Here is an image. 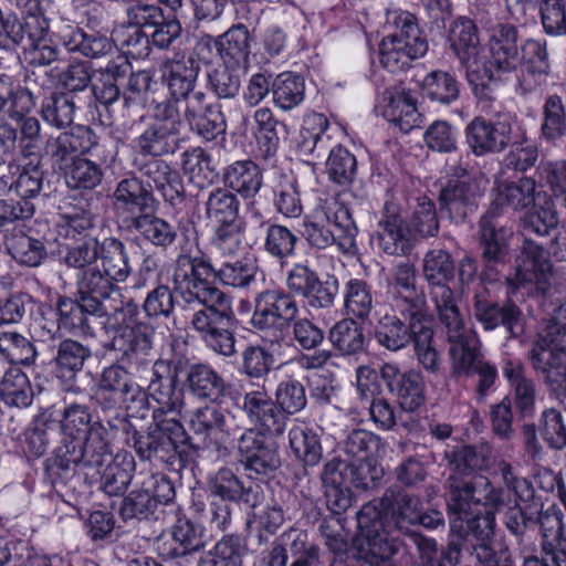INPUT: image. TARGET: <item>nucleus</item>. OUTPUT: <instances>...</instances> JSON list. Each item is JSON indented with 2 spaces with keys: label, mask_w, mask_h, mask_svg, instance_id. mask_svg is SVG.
<instances>
[{
  "label": "nucleus",
  "mask_w": 566,
  "mask_h": 566,
  "mask_svg": "<svg viewBox=\"0 0 566 566\" xmlns=\"http://www.w3.org/2000/svg\"><path fill=\"white\" fill-rule=\"evenodd\" d=\"M359 534L358 552L370 566H392L390 558L397 553L396 536H407L415 544L419 564L441 562L437 558L438 544L415 530L423 526L436 530L444 525L437 510L423 511L420 496L408 493L400 485H391L356 514Z\"/></svg>",
  "instance_id": "nucleus-1"
},
{
  "label": "nucleus",
  "mask_w": 566,
  "mask_h": 566,
  "mask_svg": "<svg viewBox=\"0 0 566 566\" xmlns=\"http://www.w3.org/2000/svg\"><path fill=\"white\" fill-rule=\"evenodd\" d=\"M104 433L97 423L85 437L62 436L60 444L44 462L45 479L54 490H76L83 470L101 473L99 469L111 460V448Z\"/></svg>",
  "instance_id": "nucleus-2"
},
{
  "label": "nucleus",
  "mask_w": 566,
  "mask_h": 566,
  "mask_svg": "<svg viewBox=\"0 0 566 566\" xmlns=\"http://www.w3.org/2000/svg\"><path fill=\"white\" fill-rule=\"evenodd\" d=\"M439 228L436 205L430 199L423 198L418 203L410 224L398 203L386 201L371 242L388 255H408L416 244V234L422 239L433 238Z\"/></svg>",
  "instance_id": "nucleus-3"
},
{
  "label": "nucleus",
  "mask_w": 566,
  "mask_h": 566,
  "mask_svg": "<svg viewBox=\"0 0 566 566\" xmlns=\"http://www.w3.org/2000/svg\"><path fill=\"white\" fill-rule=\"evenodd\" d=\"M154 424L146 430H133L126 438L142 461L164 463L172 467L176 462L191 459L199 448L190 442L182 423L175 417H161L160 411H153Z\"/></svg>",
  "instance_id": "nucleus-4"
},
{
  "label": "nucleus",
  "mask_w": 566,
  "mask_h": 566,
  "mask_svg": "<svg viewBox=\"0 0 566 566\" xmlns=\"http://www.w3.org/2000/svg\"><path fill=\"white\" fill-rule=\"evenodd\" d=\"M384 469L376 458L345 461L334 458L326 462L321 473L327 507L346 512L353 503L350 485L364 491L376 489L384 478Z\"/></svg>",
  "instance_id": "nucleus-5"
},
{
  "label": "nucleus",
  "mask_w": 566,
  "mask_h": 566,
  "mask_svg": "<svg viewBox=\"0 0 566 566\" xmlns=\"http://www.w3.org/2000/svg\"><path fill=\"white\" fill-rule=\"evenodd\" d=\"M212 279L214 268L205 254H180L176 259L171 282L185 308L196 312L198 308L229 298L214 286Z\"/></svg>",
  "instance_id": "nucleus-6"
},
{
  "label": "nucleus",
  "mask_w": 566,
  "mask_h": 566,
  "mask_svg": "<svg viewBox=\"0 0 566 566\" xmlns=\"http://www.w3.org/2000/svg\"><path fill=\"white\" fill-rule=\"evenodd\" d=\"M387 23L395 31L385 36L379 44L380 64L389 72L403 71L428 50L427 39L422 35L415 14L395 10L387 14Z\"/></svg>",
  "instance_id": "nucleus-7"
},
{
  "label": "nucleus",
  "mask_w": 566,
  "mask_h": 566,
  "mask_svg": "<svg viewBox=\"0 0 566 566\" xmlns=\"http://www.w3.org/2000/svg\"><path fill=\"white\" fill-rule=\"evenodd\" d=\"M518 29L510 22H500L490 38V57L483 56L479 98L490 99L491 94L506 75L520 65Z\"/></svg>",
  "instance_id": "nucleus-8"
},
{
  "label": "nucleus",
  "mask_w": 566,
  "mask_h": 566,
  "mask_svg": "<svg viewBox=\"0 0 566 566\" xmlns=\"http://www.w3.org/2000/svg\"><path fill=\"white\" fill-rule=\"evenodd\" d=\"M358 233L356 223L346 205L337 200L326 202L316 211L314 220L304 223L303 235L307 243L316 249L337 244L349 249L355 244Z\"/></svg>",
  "instance_id": "nucleus-9"
},
{
  "label": "nucleus",
  "mask_w": 566,
  "mask_h": 566,
  "mask_svg": "<svg viewBox=\"0 0 566 566\" xmlns=\"http://www.w3.org/2000/svg\"><path fill=\"white\" fill-rule=\"evenodd\" d=\"M553 265L538 242L525 237L515 259V271L506 277L511 293L526 290L528 294L545 295L552 285Z\"/></svg>",
  "instance_id": "nucleus-10"
},
{
  "label": "nucleus",
  "mask_w": 566,
  "mask_h": 566,
  "mask_svg": "<svg viewBox=\"0 0 566 566\" xmlns=\"http://www.w3.org/2000/svg\"><path fill=\"white\" fill-rule=\"evenodd\" d=\"M234 321L229 297L193 312L191 326L209 348L224 357H232L235 354V337L231 331Z\"/></svg>",
  "instance_id": "nucleus-11"
},
{
  "label": "nucleus",
  "mask_w": 566,
  "mask_h": 566,
  "mask_svg": "<svg viewBox=\"0 0 566 566\" xmlns=\"http://www.w3.org/2000/svg\"><path fill=\"white\" fill-rule=\"evenodd\" d=\"M190 428L207 446H213L219 454L226 455L229 453L228 444L233 447L244 429V420L226 409L210 405L193 411Z\"/></svg>",
  "instance_id": "nucleus-12"
},
{
  "label": "nucleus",
  "mask_w": 566,
  "mask_h": 566,
  "mask_svg": "<svg viewBox=\"0 0 566 566\" xmlns=\"http://www.w3.org/2000/svg\"><path fill=\"white\" fill-rule=\"evenodd\" d=\"M185 359H157L150 369L147 394L158 407L161 417L174 415L176 418L185 407V392L179 376L184 374Z\"/></svg>",
  "instance_id": "nucleus-13"
},
{
  "label": "nucleus",
  "mask_w": 566,
  "mask_h": 566,
  "mask_svg": "<svg viewBox=\"0 0 566 566\" xmlns=\"http://www.w3.org/2000/svg\"><path fill=\"white\" fill-rule=\"evenodd\" d=\"M499 216L486 211L478 223V241L481 250L483 269L479 277L483 283L497 280V266L505 264L510 259V241L513 238L511 228L501 224Z\"/></svg>",
  "instance_id": "nucleus-14"
},
{
  "label": "nucleus",
  "mask_w": 566,
  "mask_h": 566,
  "mask_svg": "<svg viewBox=\"0 0 566 566\" xmlns=\"http://www.w3.org/2000/svg\"><path fill=\"white\" fill-rule=\"evenodd\" d=\"M449 41L452 51L465 69L473 94L479 98L483 56L475 23L465 17L457 19L451 25Z\"/></svg>",
  "instance_id": "nucleus-15"
},
{
  "label": "nucleus",
  "mask_w": 566,
  "mask_h": 566,
  "mask_svg": "<svg viewBox=\"0 0 566 566\" xmlns=\"http://www.w3.org/2000/svg\"><path fill=\"white\" fill-rule=\"evenodd\" d=\"M472 313L484 331L503 326L510 337H518L523 332V313L512 301L497 302L488 289L474 293Z\"/></svg>",
  "instance_id": "nucleus-16"
},
{
  "label": "nucleus",
  "mask_w": 566,
  "mask_h": 566,
  "mask_svg": "<svg viewBox=\"0 0 566 566\" xmlns=\"http://www.w3.org/2000/svg\"><path fill=\"white\" fill-rule=\"evenodd\" d=\"M297 301L283 290H265L255 297L252 326L258 331H283L298 316Z\"/></svg>",
  "instance_id": "nucleus-17"
},
{
  "label": "nucleus",
  "mask_w": 566,
  "mask_h": 566,
  "mask_svg": "<svg viewBox=\"0 0 566 566\" xmlns=\"http://www.w3.org/2000/svg\"><path fill=\"white\" fill-rule=\"evenodd\" d=\"M178 104L190 129L206 140H213L226 132L220 106L212 104L205 92L193 91L178 99Z\"/></svg>",
  "instance_id": "nucleus-18"
},
{
  "label": "nucleus",
  "mask_w": 566,
  "mask_h": 566,
  "mask_svg": "<svg viewBox=\"0 0 566 566\" xmlns=\"http://www.w3.org/2000/svg\"><path fill=\"white\" fill-rule=\"evenodd\" d=\"M233 448L241 457L247 470L268 475L281 467L279 446L255 428H245L239 434Z\"/></svg>",
  "instance_id": "nucleus-19"
},
{
  "label": "nucleus",
  "mask_w": 566,
  "mask_h": 566,
  "mask_svg": "<svg viewBox=\"0 0 566 566\" xmlns=\"http://www.w3.org/2000/svg\"><path fill=\"white\" fill-rule=\"evenodd\" d=\"M381 376L388 392L396 398L399 408L415 412L426 401V385L415 369L402 370L396 363H382Z\"/></svg>",
  "instance_id": "nucleus-20"
},
{
  "label": "nucleus",
  "mask_w": 566,
  "mask_h": 566,
  "mask_svg": "<svg viewBox=\"0 0 566 566\" xmlns=\"http://www.w3.org/2000/svg\"><path fill=\"white\" fill-rule=\"evenodd\" d=\"M481 195L473 178H449L438 196L439 209L452 222L463 223L476 212Z\"/></svg>",
  "instance_id": "nucleus-21"
},
{
  "label": "nucleus",
  "mask_w": 566,
  "mask_h": 566,
  "mask_svg": "<svg viewBox=\"0 0 566 566\" xmlns=\"http://www.w3.org/2000/svg\"><path fill=\"white\" fill-rule=\"evenodd\" d=\"M513 126L509 120L474 117L464 130L465 143L476 157L504 151L512 143Z\"/></svg>",
  "instance_id": "nucleus-22"
},
{
  "label": "nucleus",
  "mask_w": 566,
  "mask_h": 566,
  "mask_svg": "<svg viewBox=\"0 0 566 566\" xmlns=\"http://www.w3.org/2000/svg\"><path fill=\"white\" fill-rule=\"evenodd\" d=\"M442 459L451 472L450 475L461 478L489 471L495 462L493 446L484 439L473 444L447 446Z\"/></svg>",
  "instance_id": "nucleus-23"
},
{
  "label": "nucleus",
  "mask_w": 566,
  "mask_h": 566,
  "mask_svg": "<svg viewBox=\"0 0 566 566\" xmlns=\"http://www.w3.org/2000/svg\"><path fill=\"white\" fill-rule=\"evenodd\" d=\"M94 145V130L90 126L75 125L56 137H50L45 144V151L54 165L64 169L70 163L88 154Z\"/></svg>",
  "instance_id": "nucleus-24"
},
{
  "label": "nucleus",
  "mask_w": 566,
  "mask_h": 566,
  "mask_svg": "<svg viewBox=\"0 0 566 566\" xmlns=\"http://www.w3.org/2000/svg\"><path fill=\"white\" fill-rule=\"evenodd\" d=\"M52 349L53 370L56 377L65 385L64 390L76 395L82 394L83 390L72 384V381L92 357L91 348L75 339L65 338L54 344Z\"/></svg>",
  "instance_id": "nucleus-25"
},
{
  "label": "nucleus",
  "mask_w": 566,
  "mask_h": 566,
  "mask_svg": "<svg viewBox=\"0 0 566 566\" xmlns=\"http://www.w3.org/2000/svg\"><path fill=\"white\" fill-rule=\"evenodd\" d=\"M113 199L115 208L128 213L130 221L147 212H157L159 205L153 193L151 185L145 184L134 174H128L117 182Z\"/></svg>",
  "instance_id": "nucleus-26"
},
{
  "label": "nucleus",
  "mask_w": 566,
  "mask_h": 566,
  "mask_svg": "<svg viewBox=\"0 0 566 566\" xmlns=\"http://www.w3.org/2000/svg\"><path fill=\"white\" fill-rule=\"evenodd\" d=\"M520 65L523 67L520 86L524 93L545 85L552 73L546 41L526 39L521 45Z\"/></svg>",
  "instance_id": "nucleus-27"
},
{
  "label": "nucleus",
  "mask_w": 566,
  "mask_h": 566,
  "mask_svg": "<svg viewBox=\"0 0 566 566\" xmlns=\"http://www.w3.org/2000/svg\"><path fill=\"white\" fill-rule=\"evenodd\" d=\"M205 527L188 518H178L170 537L159 542L158 552L165 559H188L205 547Z\"/></svg>",
  "instance_id": "nucleus-28"
},
{
  "label": "nucleus",
  "mask_w": 566,
  "mask_h": 566,
  "mask_svg": "<svg viewBox=\"0 0 566 566\" xmlns=\"http://www.w3.org/2000/svg\"><path fill=\"white\" fill-rule=\"evenodd\" d=\"M211 497L244 503L250 507H256L263 499L262 488L256 483L244 484L232 470L222 468L210 478L208 482Z\"/></svg>",
  "instance_id": "nucleus-29"
},
{
  "label": "nucleus",
  "mask_w": 566,
  "mask_h": 566,
  "mask_svg": "<svg viewBox=\"0 0 566 566\" xmlns=\"http://www.w3.org/2000/svg\"><path fill=\"white\" fill-rule=\"evenodd\" d=\"M424 324L407 321L396 313H386L375 326L377 344L392 353H397L411 345Z\"/></svg>",
  "instance_id": "nucleus-30"
},
{
  "label": "nucleus",
  "mask_w": 566,
  "mask_h": 566,
  "mask_svg": "<svg viewBox=\"0 0 566 566\" xmlns=\"http://www.w3.org/2000/svg\"><path fill=\"white\" fill-rule=\"evenodd\" d=\"M57 326L67 332H78L83 335H93L95 331V321L102 307L91 303L82 296L76 300L60 297L56 303Z\"/></svg>",
  "instance_id": "nucleus-31"
},
{
  "label": "nucleus",
  "mask_w": 566,
  "mask_h": 566,
  "mask_svg": "<svg viewBox=\"0 0 566 566\" xmlns=\"http://www.w3.org/2000/svg\"><path fill=\"white\" fill-rule=\"evenodd\" d=\"M185 385L198 399L221 401L231 387L210 365L185 359Z\"/></svg>",
  "instance_id": "nucleus-32"
},
{
  "label": "nucleus",
  "mask_w": 566,
  "mask_h": 566,
  "mask_svg": "<svg viewBox=\"0 0 566 566\" xmlns=\"http://www.w3.org/2000/svg\"><path fill=\"white\" fill-rule=\"evenodd\" d=\"M494 199L489 211L496 216L503 213L504 208L515 212L528 210L539 192L536 191V181L531 177H521L515 181H502L494 189Z\"/></svg>",
  "instance_id": "nucleus-33"
},
{
  "label": "nucleus",
  "mask_w": 566,
  "mask_h": 566,
  "mask_svg": "<svg viewBox=\"0 0 566 566\" xmlns=\"http://www.w3.org/2000/svg\"><path fill=\"white\" fill-rule=\"evenodd\" d=\"M242 411L272 436H282L285 431L287 417L265 392H247Z\"/></svg>",
  "instance_id": "nucleus-34"
},
{
  "label": "nucleus",
  "mask_w": 566,
  "mask_h": 566,
  "mask_svg": "<svg viewBox=\"0 0 566 566\" xmlns=\"http://www.w3.org/2000/svg\"><path fill=\"white\" fill-rule=\"evenodd\" d=\"M449 342V356L451 360V375L454 377H470L471 370L484 358L480 342L474 333L467 327L461 328L458 335L447 334Z\"/></svg>",
  "instance_id": "nucleus-35"
},
{
  "label": "nucleus",
  "mask_w": 566,
  "mask_h": 566,
  "mask_svg": "<svg viewBox=\"0 0 566 566\" xmlns=\"http://www.w3.org/2000/svg\"><path fill=\"white\" fill-rule=\"evenodd\" d=\"M252 40L248 27L238 23L218 36L214 46L224 64L247 69Z\"/></svg>",
  "instance_id": "nucleus-36"
},
{
  "label": "nucleus",
  "mask_w": 566,
  "mask_h": 566,
  "mask_svg": "<svg viewBox=\"0 0 566 566\" xmlns=\"http://www.w3.org/2000/svg\"><path fill=\"white\" fill-rule=\"evenodd\" d=\"M115 279L97 264L85 269L76 276V295L102 306L120 290Z\"/></svg>",
  "instance_id": "nucleus-37"
},
{
  "label": "nucleus",
  "mask_w": 566,
  "mask_h": 566,
  "mask_svg": "<svg viewBox=\"0 0 566 566\" xmlns=\"http://www.w3.org/2000/svg\"><path fill=\"white\" fill-rule=\"evenodd\" d=\"M224 185L245 199L253 198L263 184L262 170L253 160H237L224 168Z\"/></svg>",
  "instance_id": "nucleus-38"
},
{
  "label": "nucleus",
  "mask_w": 566,
  "mask_h": 566,
  "mask_svg": "<svg viewBox=\"0 0 566 566\" xmlns=\"http://www.w3.org/2000/svg\"><path fill=\"white\" fill-rule=\"evenodd\" d=\"M101 307L99 324L108 326L116 335L142 321L137 302L132 297L123 296L120 291Z\"/></svg>",
  "instance_id": "nucleus-39"
},
{
  "label": "nucleus",
  "mask_w": 566,
  "mask_h": 566,
  "mask_svg": "<svg viewBox=\"0 0 566 566\" xmlns=\"http://www.w3.org/2000/svg\"><path fill=\"white\" fill-rule=\"evenodd\" d=\"M60 40L69 52H78L82 55L96 59L111 53L113 42L98 32L87 33L78 27H66L60 35Z\"/></svg>",
  "instance_id": "nucleus-40"
},
{
  "label": "nucleus",
  "mask_w": 566,
  "mask_h": 566,
  "mask_svg": "<svg viewBox=\"0 0 566 566\" xmlns=\"http://www.w3.org/2000/svg\"><path fill=\"white\" fill-rule=\"evenodd\" d=\"M165 76L170 99H180L195 91L199 74V63L191 56L165 62Z\"/></svg>",
  "instance_id": "nucleus-41"
},
{
  "label": "nucleus",
  "mask_w": 566,
  "mask_h": 566,
  "mask_svg": "<svg viewBox=\"0 0 566 566\" xmlns=\"http://www.w3.org/2000/svg\"><path fill=\"white\" fill-rule=\"evenodd\" d=\"M253 119L256 125L255 137L259 150L263 158L274 156L281 139L289 135L287 126L279 120L269 107H261L254 112Z\"/></svg>",
  "instance_id": "nucleus-42"
},
{
  "label": "nucleus",
  "mask_w": 566,
  "mask_h": 566,
  "mask_svg": "<svg viewBox=\"0 0 566 566\" xmlns=\"http://www.w3.org/2000/svg\"><path fill=\"white\" fill-rule=\"evenodd\" d=\"M130 64L109 62L106 67L99 69L93 75L91 92L96 102L104 107L108 106L122 94L119 84L126 80Z\"/></svg>",
  "instance_id": "nucleus-43"
},
{
  "label": "nucleus",
  "mask_w": 566,
  "mask_h": 566,
  "mask_svg": "<svg viewBox=\"0 0 566 566\" xmlns=\"http://www.w3.org/2000/svg\"><path fill=\"white\" fill-rule=\"evenodd\" d=\"M105 469L101 473L99 490L108 496H122L127 491L135 468L134 458L129 454L117 453L106 461Z\"/></svg>",
  "instance_id": "nucleus-44"
},
{
  "label": "nucleus",
  "mask_w": 566,
  "mask_h": 566,
  "mask_svg": "<svg viewBox=\"0 0 566 566\" xmlns=\"http://www.w3.org/2000/svg\"><path fill=\"white\" fill-rule=\"evenodd\" d=\"M494 527L495 517L481 512L471 517L457 516L450 521L451 533L461 536L472 547V551L492 544Z\"/></svg>",
  "instance_id": "nucleus-45"
},
{
  "label": "nucleus",
  "mask_w": 566,
  "mask_h": 566,
  "mask_svg": "<svg viewBox=\"0 0 566 566\" xmlns=\"http://www.w3.org/2000/svg\"><path fill=\"white\" fill-rule=\"evenodd\" d=\"M261 228L264 229L262 248L269 256L283 265L295 255L300 238L294 231L283 224L270 221H262Z\"/></svg>",
  "instance_id": "nucleus-46"
},
{
  "label": "nucleus",
  "mask_w": 566,
  "mask_h": 566,
  "mask_svg": "<svg viewBox=\"0 0 566 566\" xmlns=\"http://www.w3.org/2000/svg\"><path fill=\"white\" fill-rule=\"evenodd\" d=\"M448 499L447 505L457 516L468 515L472 506H478L481 488L480 475L472 479L459 475H449L447 479Z\"/></svg>",
  "instance_id": "nucleus-47"
},
{
  "label": "nucleus",
  "mask_w": 566,
  "mask_h": 566,
  "mask_svg": "<svg viewBox=\"0 0 566 566\" xmlns=\"http://www.w3.org/2000/svg\"><path fill=\"white\" fill-rule=\"evenodd\" d=\"M429 294L446 334L458 335L461 328L467 327L457 295L449 284L432 286Z\"/></svg>",
  "instance_id": "nucleus-48"
},
{
  "label": "nucleus",
  "mask_w": 566,
  "mask_h": 566,
  "mask_svg": "<svg viewBox=\"0 0 566 566\" xmlns=\"http://www.w3.org/2000/svg\"><path fill=\"white\" fill-rule=\"evenodd\" d=\"M543 558L552 566H566V528L557 516L539 517Z\"/></svg>",
  "instance_id": "nucleus-49"
},
{
  "label": "nucleus",
  "mask_w": 566,
  "mask_h": 566,
  "mask_svg": "<svg viewBox=\"0 0 566 566\" xmlns=\"http://www.w3.org/2000/svg\"><path fill=\"white\" fill-rule=\"evenodd\" d=\"M97 254L102 269L111 274L115 282L123 283L129 277L132 266L123 241L114 237L98 240Z\"/></svg>",
  "instance_id": "nucleus-50"
},
{
  "label": "nucleus",
  "mask_w": 566,
  "mask_h": 566,
  "mask_svg": "<svg viewBox=\"0 0 566 566\" xmlns=\"http://www.w3.org/2000/svg\"><path fill=\"white\" fill-rule=\"evenodd\" d=\"M130 226L153 245L167 249L172 245L177 238V228L167 220L156 216V212H147L133 218Z\"/></svg>",
  "instance_id": "nucleus-51"
},
{
  "label": "nucleus",
  "mask_w": 566,
  "mask_h": 566,
  "mask_svg": "<svg viewBox=\"0 0 566 566\" xmlns=\"http://www.w3.org/2000/svg\"><path fill=\"white\" fill-rule=\"evenodd\" d=\"M539 136L553 145L566 136V106L557 94L548 95L544 101Z\"/></svg>",
  "instance_id": "nucleus-52"
},
{
  "label": "nucleus",
  "mask_w": 566,
  "mask_h": 566,
  "mask_svg": "<svg viewBox=\"0 0 566 566\" xmlns=\"http://www.w3.org/2000/svg\"><path fill=\"white\" fill-rule=\"evenodd\" d=\"M154 328L142 319L126 328L112 340V348L119 349L129 360L138 353L147 354L153 348Z\"/></svg>",
  "instance_id": "nucleus-53"
},
{
  "label": "nucleus",
  "mask_w": 566,
  "mask_h": 566,
  "mask_svg": "<svg viewBox=\"0 0 566 566\" xmlns=\"http://www.w3.org/2000/svg\"><path fill=\"white\" fill-rule=\"evenodd\" d=\"M558 224V214L551 196L539 192L523 218V227L537 235H547Z\"/></svg>",
  "instance_id": "nucleus-54"
},
{
  "label": "nucleus",
  "mask_w": 566,
  "mask_h": 566,
  "mask_svg": "<svg viewBox=\"0 0 566 566\" xmlns=\"http://www.w3.org/2000/svg\"><path fill=\"white\" fill-rule=\"evenodd\" d=\"M328 339L336 350L346 356L357 355L365 348L364 329L350 317L337 322L329 329Z\"/></svg>",
  "instance_id": "nucleus-55"
},
{
  "label": "nucleus",
  "mask_w": 566,
  "mask_h": 566,
  "mask_svg": "<svg viewBox=\"0 0 566 566\" xmlns=\"http://www.w3.org/2000/svg\"><path fill=\"white\" fill-rule=\"evenodd\" d=\"M504 376L513 388L514 402L522 417L532 416L535 409L536 385L524 374L521 365L507 364Z\"/></svg>",
  "instance_id": "nucleus-56"
},
{
  "label": "nucleus",
  "mask_w": 566,
  "mask_h": 566,
  "mask_svg": "<svg viewBox=\"0 0 566 566\" xmlns=\"http://www.w3.org/2000/svg\"><path fill=\"white\" fill-rule=\"evenodd\" d=\"M387 102L384 108V116L401 129L409 130L416 126L419 114L416 107V99L407 92L396 90L386 93Z\"/></svg>",
  "instance_id": "nucleus-57"
},
{
  "label": "nucleus",
  "mask_w": 566,
  "mask_h": 566,
  "mask_svg": "<svg viewBox=\"0 0 566 566\" xmlns=\"http://www.w3.org/2000/svg\"><path fill=\"white\" fill-rule=\"evenodd\" d=\"M0 397L13 407H28L33 400V390L28 376L18 367H10L0 380Z\"/></svg>",
  "instance_id": "nucleus-58"
},
{
  "label": "nucleus",
  "mask_w": 566,
  "mask_h": 566,
  "mask_svg": "<svg viewBox=\"0 0 566 566\" xmlns=\"http://www.w3.org/2000/svg\"><path fill=\"white\" fill-rule=\"evenodd\" d=\"M273 103L283 111L296 107L304 99V78L292 72L279 74L272 82Z\"/></svg>",
  "instance_id": "nucleus-59"
},
{
  "label": "nucleus",
  "mask_w": 566,
  "mask_h": 566,
  "mask_svg": "<svg viewBox=\"0 0 566 566\" xmlns=\"http://www.w3.org/2000/svg\"><path fill=\"white\" fill-rule=\"evenodd\" d=\"M0 356L13 365L30 367L34 365L38 352L27 336L18 332L0 333Z\"/></svg>",
  "instance_id": "nucleus-60"
},
{
  "label": "nucleus",
  "mask_w": 566,
  "mask_h": 566,
  "mask_svg": "<svg viewBox=\"0 0 566 566\" xmlns=\"http://www.w3.org/2000/svg\"><path fill=\"white\" fill-rule=\"evenodd\" d=\"M374 307L371 286L361 279H350L344 287V308L350 318L365 321Z\"/></svg>",
  "instance_id": "nucleus-61"
},
{
  "label": "nucleus",
  "mask_w": 566,
  "mask_h": 566,
  "mask_svg": "<svg viewBox=\"0 0 566 566\" xmlns=\"http://www.w3.org/2000/svg\"><path fill=\"white\" fill-rule=\"evenodd\" d=\"M422 94L432 102L450 105L459 98V82L452 74L444 71H432L422 82Z\"/></svg>",
  "instance_id": "nucleus-62"
},
{
  "label": "nucleus",
  "mask_w": 566,
  "mask_h": 566,
  "mask_svg": "<svg viewBox=\"0 0 566 566\" xmlns=\"http://www.w3.org/2000/svg\"><path fill=\"white\" fill-rule=\"evenodd\" d=\"M243 547L238 536H224L201 555L197 566H242Z\"/></svg>",
  "instance_id": "nucleus-63"
},
{
  "label": "nucleus",
  "mask_w": 566,
  "mask_h": 566,
  "mask_svg": "<svg viewBox=\"0 0 566 566\" xmlns=\"http://www.w3.org/2000/svg\"><path fill=\"white\" fill-rule=\"evenodd\" d=\"M292 557L291 566H322L319 548L308 541L305 532L291 528L282 534Z\"/></svg>",
  "instance_id": "nucleus-64"
}]
</instances>
